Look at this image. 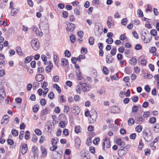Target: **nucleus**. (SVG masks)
<instances>
[{"instance_id": "1", "label": "nucleus", "mask_w": 159, "mask_h": 159, "mask_svg": "<svg viewBox=\"0 0 159 159\" xmlns=\"http://www.w3.org/2000/svg\"><path fill=\"white\" fill-rule=\"evenodd\" d=\"M91 88L90 86L87 83L80 82L76 86V90L77 93L80 94L81 91L84 92H88L91 89Z\"/></svg>"}, {"instance_id": "2", "label": "nucleus", "mask_w": 159, "mask_h": 159, "mask_svg": "<svg viewBox=\"0 0 159 159\" xmlns=\"http://www.w3.org/2000/svg\"><path fill=\"white\" fill-rule=\"evenodd\" d=\"M143 136L145 140L147 142H150L152 139V137L150 132H148L147 129H145L143 131Z\"/></svg>"}, {"instance_id": "3", "label": "nucleus", "mask_w": 159, "mask_h": 159, "mask_svg": "<svg viewBox=\"0 0 159 159\" xmlns=\"http://www.w3.org/2000/svg\"><path fill=\"white\" fill-rule=\"evenodd\" d=\"M32 48L34 50H37L39 48V43L38 39H33L31 42Z\"/></svg>"}, {"instance_id": "4", "label": "nucleus", "mask_w": 159, "mask_h": 159, "mask_svg": "<svg viewBox=\"0 0 159 159\" xmlns=\"http://www.w3.org/2000/svg\"><path fill=\"white\" fill-rule=\"evenodd\" d=\"M106 144V147L107 148H109L110 147L111 145L110 139L107 137H106L105 138L102 143V146L103 149H104Z\"/></svg>"}, {"instance_id": "5", "label": "nucleus", "mask_w": 159, "mask_h": 159, "mask_svg": "<svg viewBox=\"0 0 159 159\" xmlns=\"http://www.w3.org/2000/svg\"><path fill=\"white\" fill-rule=\"evenodd\" d=\"M107 26L109 28H110L111 26L115 25L114 21L112 20L111 17H109L107 21Z\"/></svg>"}, {"instance_id": "6", "label": "nucleus", "mask_w": 159, "mask_h": 159, "mask_svg": "<svg viewBox=\"0 0 159 159\" xmlns=\"http://www.w3.org/2000/svg\"><path fill=\"white\" fill-rule=\"evenodd\" d=\"M120 111V109L117 106H112L110 109V111L113 113H117Z\"/></svg>"}, {"instance_id": "7", "label": "nucleus", "mask_w": 159, "mask_h": 159, "mask_svg": "<svg viewBox=\"0 0 159 159\" xmlns=\"http://www.w3.org/2000/svg\"><path fill=\"white\" fill-rule=\"evenodd\" d=\"M90 117L91 118L90 121L91 123H94L96 121L97 117V112L95 111H94L93 113V114L90 115Z\"/></svg>"}, {"instance_id": "8", "label": "nucleus", "mask_w": 159, "mask_h": 159, "mask_svg": "<svg viewBox=\"0 0 159 159\" xmlns=\"http://www.w3.org/2000/svg\"><path fill=\"white\" fill-rule=\"evenodd\" d=\"M75 28V25L72 23H69L67 25L66 30L72 32Z\"/></svg>"}, {"instance_id": "9", "label": "nucleus", "mask_w": 159, "mask_h": 159, "mask_svg": "<svg viewBox=\"0 0 159 159\" xmlns=\"http://www.w3.org/2000/svg\"><path fill=\"white\" fill-rule=\"evenodd\" d=\"M35 78L37 81L40 82L44 79V76L43 75L39 74L36 75Z\"/></svg>"}, {"instance_id": "10", "label": "nucleus", "mask_w": 159, "mask_h": 159, "mask_svg": "<svg viewBox=\"0 0 159 159\" xmlns=\"http://www.w3.org/2000/svg\"><path fill=\"white\" fill-rule=\"evenodd\" d=\"M6 96L5 90L2 88L0 89V103L2 100H3Z\"/></svg>"}, {"instance_id": "11", "label": "nucleus", "mask_w": 159, "mask_h": 159, "mask_svg": "<svg viewBox=\"0 0 159 159\" xmlns=\"http://www.w3.org/2000/svg\"><path fill=\"white\" fill-rule=\"evenodd\" d=\"M114 59L110 55H107L106 57V61L107 63H111L113 62Z\"/></svg>"}, {"instance_id": "12", "label": "nucleus", "mask_w": 159, "mask_h": 159, "mask_svg": "<svg viewBox=\"0 0 159 159\" xmlns=\"http://www.w3.org/2000/svg\"><path fill=\"white\" fill-rule=\"evenodd\" d=\"M145 121V118L141 116H138L136 119L138 124H141Z\"/></svg>"}, {"instance_id": "13", "label": "nucleus", "mask_w": 159, "mask_h": 159, "mask_svg": "<svg viewBox=\"0 0 159 159\" xmlns=\"http://www.w3.org/2000/svg\"><path fill=\"white\" fill-rule=\"evenodd\" d=\"M33 31L35 32L37 35H39L40 37L42 36L43 35V33L42 32H39L38 29L35 26H33Z\"/></svg>"}, {"instance_id": "14", "label": "nucleus", "mask_w": 159, "mask_h": 159, "mask_svg": "<svg viewBox=\"0 0 159 159\" xmlns=\"http://www.w3.org/2000/svg\"><path fill=\"white\" fill-rule=\"evenodd\" d=\"M28 150L27 145L25 143H24L22 146L21 153L24 154L27 152Z\"/></svg>"}, {"instance_id": "15", "label": "nucleus", "mask_w": 159, "mask_h": 159, "mask_svg": "<svg viewBox=\"0 0 159 159\" xmlns=\"http://www.w3.org/2000/svg\"><path fill=\"white\" fill-rule=\"evenodd\" d=\"M125 148L123 147H121L118 151V153L120 156H122L124 155L126 152H123L125 149Z\"/></svg>"}, {"instance_id": "16", "label": "nucleus", "mask_w": 159, "mask_h": 159, "mask_svg": "<svg viewBox=\"0 0 159 159\" xmlns=\"http://www.w3.org/2000/svg\"><path fill=\"white\" fill-rule=\"evenodd\" d=\"M72 111L73 113H75V114L78 113L80 111V108L77 106L73 107L72 108Z\"/></svg>"}, {"instance_id": "17", "label": "nucleus", "mask_w": 159, "mask_h": 159, "mask_svg": "<svg viewBox=\"0 0 159 159\" xmlns=\"http://www.w3.org/2000/svg\"><path fill=\"white\" fill-rule=\"evenodd\" d=\"M76 73L77 75V78L79 80H81L82 78V75L80 70L79 69H78L76 70Z\"/></svg>"}, {"instance_id": "18", "label": "nucleus", "mask_w": 159, "mask_h": 159, "mask_svg": "<svg viewBox=\"0 0 159 159\" xmlns=\"http://www.w3.org/2000/svg\"><path fill=\"white\" fill-rule=\"evenodd\" d=\"M137 60L134 57H132L129 61L130 64L131 65L133 66L135 65L137 63Z\"/></svg>"}, {"instance_id": "19", "label": "nucleus", "mask_w": 159, "mask_h": 159, "mask_svg": "<svg viewBox=\"0 0 159 159\" xmlns=\"http://www.w3.org/2000/svg\"><path fill=\"white\" fill-rule=\"evenodd\" d=\"M19 11V9H15L14 8L11 9V16H15Z\"/></svg>"}, {"instance_id": "20", "label": "nucleus", "mask_w": 159, "mask_h": 159, "mask_svg": "<svg viewBox=\"0 0 159 159\" xmlns=\"http://www.w3.org/2000/svg\"><path fill=\"white\" fill-rule=\"evenodd\" d=\"M52 159H61V155L58 153V152L56 154H52Z\"/></svg>"}, {"instance_id": "21", "label": "nucleus", "mask_w": 159, "mask_h": 159, "mask_svg": "<svg viewBox=\"0 0 159 159\" xmlns=\"http://www.w3.org/2000/svg\"><path fill=\"white\" fill-rule=\"evenodd\" d=\"M16 51L19 55L22 56L23 55V53L22 52L21 48L20 47L18 46L16 48Z\"/></svg>"}, {"instance_id": "22", "label": "nucleus", "mask_w": 159, "mask_h": 159, "mask_svg": "<svg viewBox=\"0 0 159 159\" xmlns=\"http://www.w3.org/2000/svg\"><path fill=\"white\" fill-rule=\"evenodd\" d=\"M58 61L59 57L56 54L54 55V62L57 66L58 65Z\"/></svg>"}, {"instance_id": "23", "label": "nucleus", "mask_w": 159, "mask_h": 159, "mask_svg": "<svg viewBox=\"0 0 159 159\" xmlns=\"http://www.w3.org/2000/svg\"><path fill=\"white\" fill-rule=\"evenodd\" d=\"M94 39L93 37H91L89 38V43L90 45H93L94 42Z\"/></svg>"}, {"instance_id": "24", "label": "nucleus", "mask_w": 159, "mask_h": 159, "mask_svg": "<svg viewBox=\"0 0 159 159\" xmlns=\"http://www.w3.org/2000/svg\"><path fill=\"white\" fill-rule=\"evenodd\" d=\"M141 37L142 39L143 40V41L144 43H148L149 42L150 40L151 39H150L149 40H146L145 36L143 35V34L141 35Z\"/></svg>"}, {"instance_id": "25", "label": "nucleus", "mask_w": 159, "mask_h": 159, "mask_svg": "<svg viewBox=\"0 0 159 159\" xmlns=\"http://www.w3.org/2000/svg\"><path fill=\"white\" fill-rule=\"evenodd\" d=\"M75 142L76 144H77L76 146L79 147L81 144V140L79 138H77L75 140Z\"/></svg>"}, {"instance_id": "26", "label": "nucleus", "mask_w": 159, "mask_h": 159, "mask_svg": "<svg viewBox=\"0 0 159 159\" xmlns=\"http://www.w3.org/2000/svg\"><path fill=\"white\" fill-rule=\"evenodd\" d=\"M134 123V119L132 118H129L128 121V124L129 125H133Z\"/></svg>"}, {"instance_id": "27", "label": "nucleus", "mask_w": 159, "mask_h": 159, "mask_svg": "<svg viewBox=\"0 0 159 159\" xmlns=\"http://www.w3.org/2000/svg\"><path fill=\"white\" fill-rule=\"evenodd\" d=\"M49 108L48 107H46L41 111V113L44 115H46L48 113Z\"/></svg>"}, {"instance_id": "28", "label": "nucleus", "mask_w": 159, "mask_h": 159, "mask_svg": "<svg viewBox=\"0 0 159 159\" xmlns=\"http://www.w3.org/2000/svg\"><path fill=\"white\" fill-rule=\"evenodd\" d=\"M135 129L138 132H140L142 130V127L141 125H138L136 127Z\"/></svg>"}, {"instance_id": "29", "label": "nucleus", "mask_w": 159, "mask_h": 159, "mask_svg": "<svg viewBox=\"0 0 159 159\" xmlns=\"http://www.w3.org/2000/svg\"><path fill=\"white\" fill-rule=\"evenodd\" d=\"M11 133L12 135L14 136H16L18 134V132L15 129H13L11 130Z\"/></svg>"}, {"instance_id": "30", "label": "nucleus", "mask_w": 159, "mask_h": 159, "mask_svg": "<svg viewBox=\"0 0 159 159\" xmlns=\"http://www.w3.org/2000/svg\"><path fill=\"white\" fill-rule=\"evenodd\" d=\"M61 63H62V65L63 66H65L68 63L67 60L65 58H62L61 59Z\"/></svg>"}, {"instance_id": "31", "label": "nucleus", "mask_w": 159, "mask_h": 159, "mask_svg": "<svg viewBox=\"0 0 159 159\" xmlns=\"http://www.w3.org/2000/svg\"><path fill=\"white\" fill-rule=\"evenodd\" d=\"M75 131L76 133L78 134L81 132L80 127V126H75Z\"/></svg>"}, {"instance_id": "32", "label": "nucleus", "mask_w": 159, "mask_h": 159, "mask_svg": "<svg viewBox=\"0 0 159 159\" xmlns=\"http://www.w3.org/2000/svg\"><path fill=\"white\" fill-rule=\"evenodd\" d=\"M40 148L43 155L44 156L46 155L47 154V152L46 151L45 149L44 148L43 146H41Z\"/></svg>"}, {"instance_id": "33", "label": "nucleus", "mask_w": 159, "mask_h": 159, "mask_svg": "<svg viewBox=\"0 0 159 159\" xmlns=\"http://www.w3.org/2000/svg\"><path fill=\"white\" fill-rule=\"evenodd\" d=\"M33 110L34 112H37L39 110V105L37 104L34 105L33 107Z\"/></svg>"}, {"instance_id": "34", "label": "nucleus", "mask_w": 159, "mask_h": 159, "mask_svg": "<svg viewBox=\"0 0 159 159\" xmlns=\"http://www.w3.org/2000/svg\"><path fill=\"white\" fill-rule=\"evenodd\" d=\"M46 57L44 55H42L41 56V58L42 60L44 62V64L45 65L47 64V61L46 59Z\"/></svg>"}, {"instance_id": "35", "label": "nucleus", "mask_w": 159, "mask_h": 159, "mask_svg": "<svg viewBox=\"0 0 159 159\" xmlns=\"http://www.w3.org/2000/svg\"><path fill=\"white\" fill-rule=\"evenodd\" d=\"M32 56H30L29 57H27L25 59V62L26 63H29L30 61L32 60Z\"/></svg>"}, {"instance_id": "36", "label": "nucleus", "mask_w": 159, "mask_h": 159, "mask_svg": "<svg viewBox=\"0 0 159 159\" xmlns=\"http://www.w3.org/2000/svg\"><path fill=\"white\" fill-rule=\"evenodd\" d=\"M53 67L52 65L50 64L49 66H47L46 69V71L47 72H49L51 71V69Z\"/></svg>"}, {"instance_id": "37", "label": "nucleus", "mask_w": 159, "mask_h": 159, "mask_svg": "<svg viewBox=\"0 0 159 159\" xmlns=\"http://www.w3.org/2000/svg\"><path fill=\"white\" fill-rule=\"evenodd\" d=\"M53 87L56 89L59 93L61 92V89L60 87L57 84H54L53 85Z\"/></svg>"}, {"instance_id": "38", "label": "nucleus", "mask_w": 159, "mask_h": 159, "mask_svg": "<svg viewBox=\"0 0 159 159\" xmlns=\"http://www.w3.org/2000/svg\"><path fill=\"white\" fill-rule=\"evenodd\" d=\"M138 110V107L135 105H134L132 109V111L133 112H136Z\"/></svg>"}, {"instance_id": "39", "label": "nucleus", "mask_w": 159, "mask_h": 159, "mask_svg": "<svg viewBox=\"0 0 159 159\" xmlns=\"http://www.w3.org/2000/svg\"><path fill=\"white\" fill-rule=\"evenodd\" d=\"M58 139L56 138L52 139V145H55L58 142Z\"/></svg>"}, {"instance_id": "40", "label": "nucleus", "mask_w": 159, "mask_h": 159, "mask_svg": "<svg viewBox=\"0 0 159 159\" xmlns=\"http://www.w3.org/2000/svg\"><path fill=\"white\" fill-rule=\"evenodd\" d=\"M154 130L156 132H159V124H156L155 125Z\"/></svg>"}, {"instance_id": "41", "label": "nucleus", "mask_w": 159, "mask_h": 159, "mask_svg": "<svg viewBox=\"0 0 159 159\" xmlns=\"http://www.w3.org/2000/svg\"><path fill=\"white\" fill-rule=\"evenodd\" d=\"M143 143L142 142V139H140L139 141V148L141 150H142Z\"/></svg>"}, {"instance_id": "42", "label": "nucleus", "mask_w": 159, "mask_h": 159, "mask_svg": "<svg viewBox=\"0 0 159 159\" xmlns=\"http://www.w3.org/2000/svg\"><path fill=\"white\" fill-rule=\"evenodd\" d=\"M116 47H115L114 48H113L111 50V53L112 56H114L116 54Z\"/></svg>"}, {"instance_id": "43", "label": "nucleus", "mask_w": 159, "mask_h": 159, "mask_svg": "<svg viewBox=\"0 0 159 159\" xmlns=\"http://www.w3.org/2000/svg\"><path fill=\"white\" fill-rule=\"evenodd\" d=\"M64 54L65 56H66L68 57H70L71 56V54L70 52L68 50H66L64 52Z\"/></svg>"}, {"instance_id": "44", "label": "nucleus", "mask_w": 159, "mask_h": 159, "mask_svg": "<svg viewBox=\"0 0 159 159\" xmlns=\"http://www.w3.org/2000/svg\"><path fill=\"white\" fill-rule=\"evenodd\" d=\"M66 122L64 121H61L60 122L59 125L61 127L63 128L65 127Z\"/></svg>"}, {"instance_id": "45", "label": "nucleus", "mask_w": 159, "mask_h": 159, "mask_svg": "<svg viewBox=\"0 0 159 159\" xmlns=\"http://www.w3.org/2000/svg\"><path fill=\"white\" fill-rule=\"evenodd\" d=\"M125 73L128 74H130L131 73V71L129 68L126 67L125 69Z\"/></svg>"}, {"instance_id": "46", "label": "nucleus", "mask_w": 159, "mask_h": 159, "mask_svg": "<svg viewBox=\"0 0 159 159\" xmlns=\"http://www.w3.org/2000/svg\"><path fill=\"white\" fill-rule=\"evenodd\" d=\"M150 115V113L148 111H145L143 114V116L144 118H148Z\"/></svg>"}, {"instance_id": "47", "label": "nucleus", "mask_w": 159, "mask_h": 159, "mask_svg": "<svg viewBox=\"0 0 159 159\" xmlns=\"http://www.w3.org/2000/svg\"><path fill=\"white\" fill-rule=\"evenodd\" d=\"M48 97L50 99H52L54 98V95L52 92H50L48 95Z\"/></svg>"}, {"instance_id": "48", "label": "nucleus", "mask_w": 159, "mask_h": 159, "mask_svg": "<svg viewBox=\"0 0 159 159\" xmlns=\"http://www.w3.org/2000/svg\"><path fill=\"white\" fill-rule=\"evenodd\" d=\"M131 99L134 102H137L139 99L138 97L137 96H134L131 98Z\"/></svg>"}, {"instance_id": "49", "label": "nucleus", "mask_w": 159, "mask_h": 159, "mask_svg": "<svg viewBox=\"0 0 159 159\" xmlns=\"http://www.w3.org/2000/svg\"><path fill=\"white\" fill-rule=\"evenodd\" d=\"M156 119L155 117H152L150 119L149 123L152 124L155 123L156 122Z\"/></svg>"}, {"instance_id": "50", "label": "nucleus", "mask_w": 159, "mask_h": 159, "mask_svg": "<svg viewBox=\"0 0 159 159\" xmlns=\"http://www.w3.org/2000/svg\"><path fill=\"white\" fill-rule=\"evenodd\" d=\"M39 84L37 82H34L33 83V88L34 89H35L36 88H38L39 87Z\"/></svg>"}, {"instance_id": "51", "label": "nucleus", "mask_w": 159, "mask_h": 159, "mask_svg": "<svg viewBox=\"0 0 159 159\" xmlns=\"http://www.w3.org/2000/svg\"><path fill=\"white\" fill-rule=\"evenodd\" d=\"M35 133L38 135H40L42 134V132L39 129H36L34 130Z\"/></svg>"}, {"instance_id": "52", "label": "nucleus", "mask_w": 159, "mask_h": 159, "mask_svg": "<svg viewBox=\"0 0 159 159\" xmlns=\"http://www.w3.org/2000/svg\"><path fill=\"white\" fill-rule=\"evenodd\" d=\"M106 42L108 44H111L113 42V40L112 38H109L106 40Z\"/></svg>"}, {"instance_id": "53", "label": "nucleus", "mask_w": 159, "mask_h": 159, "mask_svg": "<svg viewBox=\"0 0 159 159\" xmlns=\"http://www.w3.org/2000/svg\"><path fill=\"white\" fill-rule=\"evenodd\" d=\"M89 151L91 153L93 154H94L95 152V149L94 148L93 146H91L89 148Z\"/></svg>"}, {"instance_id": "54", "label": "nucleus", "mask_w": 159, "mask_h": 159, "mask_svg": "<svg viewBox=\"0 0 159 159\" xmlns=\"http://www.w3.org/2000/svg\"><path fill=\"white\" fill-rule=\"evenodd\" d=\"M103 73L106 75H107L108 74V70L106 67L104 66L103 67Z\"/></svg>"}, {"instance_id": "55", "label": "nucleus", "mask_w": 159, "mask_h": 159, "mask_svg": "<svg viewBox=\"0 0 159 159\" xmlns=\"http://www.w3.org/2000/svg\"><path fill=\"white\" fill-rule=\"evenodd\" d=\"M24 134V131L23 130H21L20 131V135L19 136V138L20 139H23V135Z\"/></svg>"}, {"instance_id": "56", "label": "nucleus", "mask_w": 159, "mask_h": 159, "mask_svg": "<svg viewBox=\"0 0 159 159\" xmlns=\"http://www.w3.org/2000/svg\"><path fill=\"white\" fill-rule=\"evenodd\" d=\"M138 15L140 17H142L143 14L142 11L140 9H139L137 11Z\"/></svg>"}, {"instance_id": "57", "label": "nucleus", "mask_w": 159, "mask_h": 159, "mask_svg": "<svg viewBox=\"0 0 159 159\" xmlns=\"http://www.w3.org/2000/svg\"><path fill=\"white\" fill-rule=\"evenodd\" d=\"M70 39L71 42L72 43H74L75 40V36L72 34L70 36Z\"/></svg>"}, {"instance_id": "58", "label": "nucleus", "mask_w": 159, "mask_h": 159, "mask_svg": "<svg viewBox=\"0 0 159 159\" xmlns=\"http://www.w3.org/2000/svg\"><path fill=\"white\" fill-rule=\"evenodd\" d=\"M41 84H42V88L43 89H45L48 85V84L47 82L44 81L43 83H41Z\"/></svg>"}, {"instance_id": "59", "label": "nucleus", "mask_w": 159, "mask_h": 159, "mask_svg": "<svg viewBox=\"0 0 159 159\" xmlns=\"http://www.w3.org/2000/svg\"><path fill=\"white\" fill-rule=\"evenodd\" d=\"M127 19L126 18L123 19L121 20V24L122 25H125L127 23Z\"/></svg>"}, {"instance_id": "60", "label": "nucleus", "mask_w": 159, "mask_h": 159, "mask_svg": "<svg viewBox=\"0 0 159 159\" xmlns=\"http://www.w3.org/2000/svg\"><path fill=\"white\" fill-rule=\"evenodd\" d=\"M59 80V77L58 76L56 75L55 76H53V81L54 82H58V81Z\"/></svg>"}, {"instance_id": "61", "label": "nucleus", "mask_w": 159, "mask_h": 159, "mask_svg": "<svg viewBox=\"0 0 159 159\" xmlns=\"http://www.w3.org/2000/svg\"><path fill=\"white\" fill-rule=\"evenodd\" d=\"M38 148L36 146H34L32 148V151L34 153H37Z\"/></svg>"}, {"instance_id": "62", "label": "nucleus", "mask_w": 159, "mask_h": 159, "mask_svg": "<svg viewBox=\"0 0 159 159\" xmlns=\"http://www.w3.org/2000/svg\"><path fill=\"white\" fill-rule=\"evenodd\" d=\"M40 104L42 106H44L46 104V101L44 98H42L40 99Z\"/></svg>"}, {"instance_id": "63", "label": "nucleus", "mask_w": 159, "mask_h": 159, "mask_svg": "<svg viewBox=\"0 0 159 159\" xmlns=\"http://www.w3.org/2000/svg\"><path fill=\"white\" fill-rule=\"evenodd\" d=\"M154 143L151 142L149 144V146L152 150H154L156 149V146H154Z\"/></svg>"}, {"instance_id": "64", "label": "nucleus", "mask_w": 159, "mask_h": 159, "mask_svg": "<svg viewBox=\"0 0 159 159\" xmlns=\"http://www.w3.org/2000/svg\"><path fill=\"white\" fill-rule=\"evenodd\" d=\"M151 35L154 36H155L157 34V31L156 30H152L150 32Z\"/></svg>"}]
</instances>
